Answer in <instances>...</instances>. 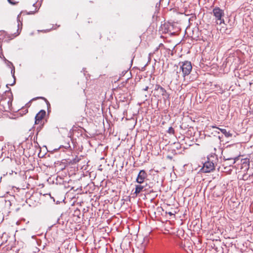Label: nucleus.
I'll return each instance as SVG.
<instances>
[{"mask_svg": "<svg viewBox=\"0 0 253 253\" xmlns=\"http://www.w3.org/2000/svg\"><path fill=\"white\" fill-rule=\"evenodd\" d=\"M212 14L215 17L217 24H221L224 23V20L223 16L224 15V11L218 7H215L212 10Z\"/></svg>", "mask_w": 253, "mask_h": 253, "instance_id": "1", "label": "nucleus"}, {"mask_svg": "<svg viewBox=\"0 0 253 253\" xmlns=\"http://www.w3.org/2000/svg\"><path fill=\"white\" fill-rule=\"evenodd\" d=\"M180 70H181L182 76L184 78L186 76L188 75L192 70V67L191 63L189 61H186L181 63Z\"/></svg>", "mask_w": 253, "mask_h": 253, "instance_id": "2", "label": "nucleus"}, {"mask_svg": "<svg viewBox=\"0 0 253 253\" xmlns=\"http://www.w3.org/2000/svg\"><path fill=\"white\" fill-rule=\"evenodd\" d=\"M215 167L212 163L207 161L204 163L203 169L205 172H210L213 170Z\"/></svg>", "mask_w": 253, "mask_h": 253, "instance_id": "3", "label": "nucleus"}, {"mask_svg": "<svg viewBox=\"0 0 253 253\" xmlns=\"http://www.w3.org/2000/svg\"><path fill=\"white\" fill-rule=\"evenodd\" d=\"M146 177L147 174L145 170H141L137 175L136 181L137 183L141 184L144 182Z\"/></svg>", "mask_w": 253, "mask_h": 253, "instance_id": "4", "label": "nucleus"}, {"mask_svg": "<svg viewBox=\"0 0 253 253\" xmlns=\"http://www.w3.org/2000/svg\"><path fill=\"white\" fill-rule=\"evenodd\" d=\"M155 89L158 91L159 93L165 98H168L169 97V95L167 92L166 89L160 85L156 84Z\"/></svg>", "mask_w": 253, "mask_h": 253, "instance_id": "5", "label": "nucleus"}, {"mask_svg": "<svg viewBox=\"0 0 253 253\" xmlns=\"http://www.w3.org/2000/svg\"><path fill=\"white\" fill-rule=\"evenodd\" d=\"M208 161L211 163H212L215 166H217L218 159L217 156L215 154H211L208 157Z\"/></svg>", "mask_w": 253, "mask_h": 253, "instance_id": "6", "label": "nucleus"}, {"mask_svg": "<svg viewBox=\"0 0 253 253\" xmlns=\"http://www.w3.org/2000/svg\"><path fill=\"white\" fill-rule=\"evenodd\" d=\"M45 115L44 110L40 111L35 116V124H39Z\"/></svg>", "mask_w": 253, "mask_h": 253, "instance_id": "7", "label": "nucleus"}, {"mask_svg": "<svg viewBox=\"0 0 253 253\" xmlns=\"http://www.w3.org/2000/svg\"><path fill=\"white\" fill-rule=\"evenodd\" d=\"M235 162V160L232 158L225 159L223 162L222 166H229L232 167Z\"/></svg>", "mask_w": 253, "mask_h": 253, "instance_id": "8", "label": "nucleus"}, {"mask_svg": "<svg viewBox=\"0 0 253 253\" xmlns=\"http://www.w3.org/2000/svg\"><path fill=\"white\" fill-rule=\"evenodd\" d=\"M218 170H221L222 172H227L232 170L231 167L229 166H218Z\"/></svg>", "mask_w": 253, "mask_h": 253, "instance_id": "9", "label": "nucleus"}, {"mask_svg": "<svg viewBox=\"0 0 253 253\" xmlns=\"http://www.w3.org/2000/svg\"><path fill=\"white\" fill-rule=\"evenodd\" d=\"M214 128H216L220 130V131L224 134L225 136L226 137H231L232 136L231 133H230L229 131H227L225 129L219 128L213 126Z\"/></svg>", "mask_w": 253, "mask_h": 253, "instance_id": "10", "label": "nucleus"}, {"mask_svg": "<svg viewBox=\"0 0 253 253\" xmlns=\"http://www.w3.org/2000/svg\"><path fill=\"white\" fill-rule=\"evenodd\" d=\"M144 186H142V185H136L135 186V193L136 194H138L139 193H140L143 190V189L144 188Z\"/></svg>", "mask_w": 253, "mask_h": 253, "instance_id": "11", "label": "nucleus"}, {"mask_svg": "<svg viewBox=\"0 0 253 253\" xmlns=\"http://www.w3.org/2000/svg\"><path fill=\"white\" fill-rule=\"evenodd\" d=\"M4 147H5V146L4 145L2 141L0 140V158L2 157L3 154H4Z\"/></svg>", "mask_w": 253, "mask_h": 253, "instance_id": "12", "label": "nucleus"}, {"mask_svg": "<svg viewBox=\"0 0 253 253\" xmlns=\"http://www.w3.org/2000/svg\"><path fill=\"white\" fill-rule=\"evenodd\" d=\"M168 132L169 133L173 134L174 133V130L172 127H170L169 128Z\"/></svg>", "mask_w": 253, "mask_h": 253, "instance_id": "13", "label": "nucleus"}, {"mask_svg": "<svg viewBox=\"0 0 253 253\" xmlns=\"http://www.w3.org/2000/svg\"><path fill=\"white\" fill-rule=\"evenodd\" d=\"M36 11H37V8H35L34 10L30 11L29 12H28V14H33V13H34V12H36Z\"/></svg>", "mask_w": 253, "mask_h": 253, "instance_id": "14", "label": "nucleus"}, {"mask_svg": "<svg viewBox=\"0 0 253 253\" xmlns=\"http://www.w3.org/2000/svg\"><path fill=\"white\" fill-rule=\"evenodd\" d=\"M11 73L12 74L13 77L15 79V76H14V67H13V69L11 70Z\"/></svg>", "mask_w": 253, "mask_h": 253, "instance_id": "15", "label": "nucleus"}, {"mask_svg": "<svg viewBox=\"0 0 253 253\" xmlns=\"http://www.w3.org/2000/svg\"><path fill=\"white\" fill-rule=\"evenodd\" d=\"M11 101H11V99L9 97L8 100L7 101L8 106H9L10 104H11Z\"/></svg>", "mask_w": 253, "mask_h": 253, "instance_id": "16", "label": "nucleus"}, {"mask_svg": "<svg viewBox=\"0 0 253 253\" xmlns=\"http://www.w3.org/2000/svg\"><path fill=\"white\" fill-rule=\"evenodd\" d=\"M148 89V86H146L144 89L143 90H145V91H146Z\"/></svg>", "mask_w": 253, "mask_h": 253, "instance_id": "17", "label": "nucleus"}, {"mask_svg": "<svg viewBox=\"0 0 253 253\" xmlns=\"http://www.w3.org/2000/svg\"><path fill=\"white\" fill-rule=\"evenodd\" d=\"M168 214H169L170 215H174V214L173 213H172L171 212H169Z\"/></svg>", "mask_w": 253, "mask_h": 253, "instance_id": "18", "label": "nucleus"}, {"mask_svg": "<svg viewBox=\"0 0 253 253\" xmlns=\"http://www.w3.org/2000/svg\"><path fill=\"white\" fill-rule=\"evenodd\" d=\"M19 16H20V14L18 15V17H17V20L18 22H20V20H19Z\"/></svg>", "mask_w": 253, "mask_h": 253, "instance_id": "19", "label": "nucleus"}, {"mask_svg": "<svg viewBox=\"0 0 253 253\" xmlns=\"http://www.w3.org/2000/svg\"><path fill=\"white\" fill-rule=\"evenodd\" d=\"M2 101H6V98H5L4 99H3Z\"/></svg>", "mask_w": 253, "mask_h": 253, "instance_id": "20", "label": "nucleus"}, {"mask_svg": "<svg viewBox=\"0 0 253 253\" xmlns=\"http://www.w3.org/2000/svg\"><path fill=\"white\" fill-rule=\"evenodd\" d=\"M8 1L10 2V3H11V2L10 1V0H8Z\"/></svg>", "mask_w": 253, "mask_h": 253, "instance_id": "21", "label": "nucleus"}, {"mask_svg": "<svg viewBox=\"0 0 253 253\" xmlns=\"http://www.w3.org/2000/svg\"><path fill=\"white\" fill-rule=\"evenodd\" d=\"M35 3H34V4H33V6H34V7H35Z\"/></svg>", "mask_w": 253, "mask_h": 253, "instance_id": "22", "label": "nucleus"}]
</instances>
